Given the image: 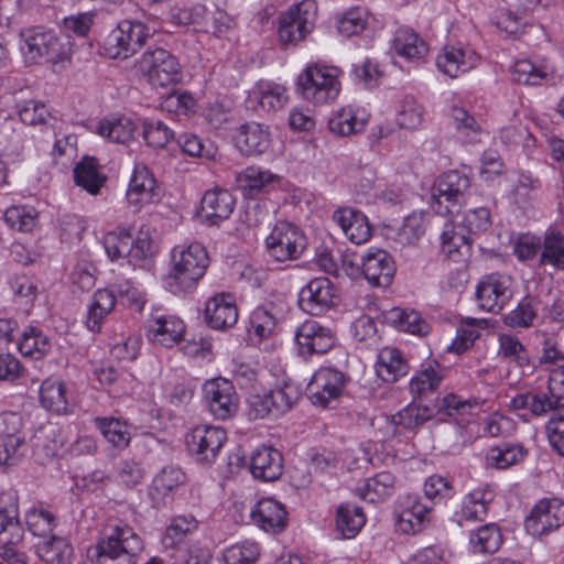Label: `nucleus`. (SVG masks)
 <instances>
[{"label":"nucleus","mask_w":564,"mask_h":564,"mask_svg":"<svg viewBox=\"0 0 564 564\" xmlns=\"http://www.w3.org/2000/svg\"><path fill=\"white\" fill-rule=\"evenodd\" d=\"M171 264L163 283L173 294H181L192 290L204 276L209 265V257L202 243L193 242L173 248Z\"/></svg>","instance_id":"nucleus-1"},{"label":"nucleus","mask_w":564,"mask_h":564,"mask_svg":"<svg viewBox=\"0 0 564 564\" xmlns=\"http://www.w3.org/2000/svg\"><path fill=\"white\" fill-rule=\"evenodd\" d=\"M387 321L403 332L416 335H425L429 332L427 323L415 311H406L393 307L387 314Z\"/></svg>","instance_id":"nucleus-44"},{"label":"nucleus","mask_w":564,"mask_h":564,"mask_svg":"<svg viewBox=\"0 0 564 564\" xmlns=\"http://www.w3.org/2000/svg\"><path fill=\"white\" fill-rule=\"evenodd\" d=\"M333 220L352 243H365L371 237L372 228L367 217L359 210L339 208L334 212Z\"/></svg>","instance_id":"nucleus-25"},{"label":"nucleus","mask_w":564,"mask_h":564,"mask_svg":"<svg viewBox=\"0 0 564 564\" xmlns=\"http://www.w3.org/2000/svg\"><path fill=\"white\" fill-rule=\"evenodd\" d=\"M525 452L520 445L502 444L488 451L487 463L499 469H505L524 458Z\"/></svg>","instance_id":"nucleus-50"},{"label":"nucleus","mask_w":564,"mask_h":564,"mask_svg":"<svg viewBox=\"0 0 564 564\" xmlns=\"http://www.w3.org/2000/svg\"><path fill=\"white\" fill-rule=\"evenodd\" d=\"M424 495L434 503H443L455 495L452 482L440 475L430 476L424 482Z\"/></svg>","instance_id":"nucleus-62"},{"label":"nucleus","mask_w":564,"mask_h":564,"mask_svg":"<svg viewBox=\"0 0 564 564\" xmlns=\"http://www.w3.org/2000/svg\"><path fill=\"white\" fill-rule=\"evenodd\" d=\"M226 441V431L223 427L213 425H197L185 436V445L188 453L196 462L204 464L215 462Z\"/></svg>","instance_id":"nucleus-11"},{"label":"nucleus","mask_w":564,"mask_h":564,"mask_svg":"<svg viewBox=\"0 0 564 564\" xmlns=\"http://www.w3.org/2000/svg\"><path fill=\"white\" fill-rule=\"evenodd\" d=\"M539 301L530 295L524 296L518 305L503 316L506 325L516 328H528L536 317Z\"/></svg>","instance_id":"nucleus-46"},{"label":"nucleus","mask_w":564,"mask_h":564,"mask_svg":"<svg viewBox=\"0 0 564 564\" xmlns=\"http://www.w3.org/2000/svg\"><path fill=\"white\" fill-rule=\"evenodd\" d=\"M116 296L113 291L108 289L97 290L94 293L91 303L88 306L87 327L91 332H98L104 318L113 310Z\"/></svg>","instance_id":"nucleus-38"},{"label":"nucleus","mask_w":564,"mask_h":564,"mask_svg":"<svg viewBox=\"0 0 564 564\" xmlns=\"http://www.w3.org/2000/svg\"><path fill=\"white\" fill-rule=\"evenodd\" d=\"M552 417L546 423V434L552 448L564 456V408L554 409Z\"/></svg>","instance_id":"nucleus-64"},{"label":"nucleus","mask_w":564,"mask_h":564,"mask_svg":"<svg viewBox=\"0 0 564 564\" xmlns=\"http://www.w3.org/2000/svg\"><path fill=\"white\" fill-rule=\"evenodd\" d=\"M338 297V290L328 278H314L301 289L299 305L304 312L317 316L334 307Z\"/></svg>","instance_id":"nucleus-15"},{"label":"nucleus","mask_w":564,"mask_h":564,"mask_svg":"<svg viewBox=\"0 0 564 564\" xmlns=\"http://www.w3.org/2000/svg\"><path fill=\"white\" fill-rule=\"evenodd\" d=\"M362 278L372 286H388L395 273L394 261L383 249L369 250L362 256Z\"/></svg>","instance_id":"nucleus-22"},{"label":"nucleus","mask_w":564,"mask_h":564,"mask_svg":"<svg viewBox=\"0 0 564 564\" xmlns=\"http://www.w3.org/2000/svg\"><path fill=\"white\" fill-rule=\"evenodd\" d=\"M184 329V323L178 317L160 315L148 322L145 335L154 345L172 347L182 339Z\"/></svg>","instance_id":"nucleus-24"},{"label":"nucleus","mask_w":564,"mask_h":564,"mask_svg":"<svg viewBox=\"0 0 564 564\" xmlns=\"http://www.w3.org/2000/svg\"><path fill=\"white\" fill-rule=\"evenodd\" d=\"M143 544L129 525H117L101 538L95 547V564H134Z\"/></svg>","instance_id":"nucleus-2"},{"label":"nucleus","mask_w":564,"mask_h":564,"mask_svg":"<svg viewBox=\"0 0 564 564\" xmlns=\"http://www.w3.org/2000/svg\"><path fill=\"white\" fill-rule=\"evenodd\" d=\"M317 14L316 3L303 0L279 18L278 39L281 44H296L313 30Z\"/></svg>","instance_id":"nucleus-10"},{"label":"nucleus","mask_w":564,"mask_h":564,"mask_svg":"<svg viewBox=\"0 0 564 564\" xmlns=\"http://www.w3.org/2000/svg\"><path fill=\"white\" fill-rule=\"evenodd\" d=\"M155 188L156 182L149 169L142 164L135 165L127 191V200L135 212L140 210L143 205L154 202L158 196Z\"/></svg>","instance_id":"nucleus-26"},{"label":"nucleus","mask_w":564,"mask_h":564,"mask_svg":"<svg viewBox=\"0 0 564 564\" xmlns=\"http://www.w3.org/2000/svg\"><path fill=\"white\" fill-rule=\"evenodd\" d=\"M365 127L362 120H358L351 109H341L328 121L329 130L339 137H347L361 131Z\"/></svg>","instance_id":"nucleus-58"},{"label":"nucleus","mask_w":564,"mask_h":564,"mask_svg":"<svg viewBox=\"0 0 564 564\" xmlns=\"http://www.w3.org/2000/svg\"><path fill=\"white\" fill-rule=\"evenodd\" d=\"M564 525V502L556 498L538 501L524 520L525 531L535 538L547 535Z\"/></svg>","instance_id":"nucleus-14"},{"label":"nucleus","mask_w":564,"mask_h":564,"mask_svg":"<svg viewBox=\"0 0 564 564\" xmlns=\"http://www.w3.org/2000/svg\"><path fill=\"white\" fill-rule=\"evenodd\" d=\"M203 398L215 419L226 420L238 411L239 397L231 381L214 378L203 384Z\"/></svg>","instance_id":"nucleus-12"},{"label":"nucleus","mask_w":564,"mask_h":564,"mask_svg":"<svg viewBox=\"0 0 564 564\" xmlns=\"http://www.w3.org/2000/svg\"><path fill=\"white\" fill-rule=\"evenodd\" d=\"M186 480L181 468L169 465L163 467L153 478L149 489V498L154 508L170 505L174 499V491Z\"/></svg>","instance_id":"nucleus-19"},{"label":"nucleus","mask_w":564,"mask_h":564,"mask_svg":"<svg viewBox=\"0 0 564 564\" xmlns=\"http://www.w3.org/2000/svg\"><path fill=\"white\" fill-rule=\"evenodd\" d=\"M205 319L213 329L231 328L238 321V308L234 295L218 293L210 297L205 306Z\"/></svg>","instance_id":"nucleus-20"},{"label":"nucleus","mask_w":564,"mask_h":564,"mask_svg":"<svg viewBox=\"0 0 564 564\" xmlns=\"http://www.w3.org/2000/svg\"><path fill=\"white\" fill-rule=\"evenodd\" d=\"M347 378L344 372L322 367L308 382L310 399L314 405L327 408L332 401L337 400L344 391Z\"/></svg>","instance_id":"nucleus-17"},{"label":"nucleus","mask_w":564,"mask_h":564,"mask_svg":"<svg viewBox=\"0 0 564 564\" xmlns=\"http://www.w3.org/2000/svg\"><path fill=\"white\" fill-rule=\"evenodd\" d=\"M510 405L514 410H529L535 416L564 408V365L551 371L546 392L519 393Z\"/></svg>","instance_id":"nucleus-4"},{"label":"nucleus","mask_w":564,"mask_h":564,"mask_svg":"<svg viewBox=\"0 0 564 564\" xmlns=\"http://www.w3.org/2000/svg\"><path fill=\"white\" fill-rule=\"evenodd\" d=\"M36 553L50 564H68L73 556V547L64 538L52 535L36 545Z\"/></svg>","instance_id":"nucleus-40"},{"label":"nucleus","mask_w":564,"mask_h":564,"mask_svg":"<svg viewBox=\"0 0 564 564\" xmlns=\"http://www.w3.org/2000/svg\"><path fill=\"white\" fill-rule=\"evenodd\" d=\"M140 69L153 86L166 87L180 82L177 58L164 48H148L139 61Z\"/></svg>","instance_id":"nucleus-9"},{"label":"nucleus","mask_w":564,"mask_h":564,"mask_svg":"<svg viewBox=\"0 0 564 564\" xmlns=\"http://www.w3.org/2000/svg\"><path fill=\"white\" fill-rule=\"evenodd\" d=\"M445 375V369L436 360H431L410 380L409 389L414 399L434 392Z\"/></svg>","instance_id":"nucleus-31"},{"label":"nucleus","mask_w":564,"mask_h":564,"mask_svg":"<svg viewBox=\"0 0 564 564\" xmlns=\"http://www.w3.org/2000/svg\"><path fill=\"white\" fill-rule=\"evenodd\" d=\"M335 341V333L314 319L305 321L295 332L296 348L304 358L327 352Z\"/></svg>","instance_id":"nucleus-16"},{"label":"nucleus","mask_w":564,"mask_h":564,"mask_svg":"<svg viewBox=\"0 0 564 564\" xmlns=\"http://www.w3.org/2000/svg\"><path fill=\"white\" fill-rule=\"evenodd\" d=\"M307 245L303 231L288 221H278L265 238V250L278 262L296 260Z\"/></svg>","instance_id":"nucleus-7"},{"label":"nucleus","mask_w":564,"mask_h":564,"mask_svg":"<svg viewBox=\"0 0 564 564\" xmlns=\"http://www.w3.org/2000/svg\"><path fill=\"white\" fill-rule=\"evenodd\" d=\"M470 235L471 232L459 228V223H447L441 235L443 251L452 256L455 252H460L463 247L468 250L471 243Z\"/></svg>","instance_id":"nucleus-52"},{"label":"nucleus","mask_w":564,"mask_h":564,"mask_svg":"<svg viewBox=\"0 0 564 564\" xmlns=\"http://www.w3.org/2000/svg\"><path fill=\"white\" fill-rule=\"evenodd\" d=\"M40 402L44 409L56 414L68 411L65 384L57 379L48 378L40 387Z\"/></svg>","instance_id":"nucleus-36"},{"label":"nucleus","mask_w":564,"mask_h":564,"mask_svg":"<svg viewBox=\"0 0 564 564\" xmlns=\"http://www.w3.org/2000/svg\"><path fill=\"white\" fill-rule=\"evenodd\" d=\"M251 522L267 533L276 534L288 525V511L272 498L260 499L251 509Z\"/></svg>","instance_id":"nucleus-18"},{"label":"nucleus","mask_w":564,"mask_h":564,"mask_svg":"<svg viewBox=\"0 0 564 564\" xmlns=\"http://www.w3.org/2000/svg\"><path fill=\"white\" fill-rule=\"evenodd\" d=\"M394 486V476L389 471L378 473L358 487V496L369 502H376L390 495Z\"/></svg>","instance_id":"nucleus-43"},{"label":"nucleus","mask_w":564,"mask_h":564,"mask_svg":"<svg viewBox=\"0 0 564 564\" xmlns=\"http://www.w3.org/2000/svg\"><path fill=\"white\" fill-rule=\"evenodd\" d=\"M366 523L361 507L341 503L336 511V530L343 539L355 538Z\"/></svg>","instance_id":"nucleus-33"},{"label":"nucleus","mask_w":564,"mask_h":564,"mask_svg":"<svg viewBox=\"0 0 564 564\" xmlns=\"http://www.w3.org/2000/svg\"><path fill=\"white\" fill-rule=\"evenodd\" d=\"M498 339L499 355L510 361L516 362L521 368L530 366L529 352L516 336L509 334H500Z\"/></svg>","instance_id":"nucleus-54"},{"label":"nucleus","mask_w":564,"mask_h":564,"mask_svg":"<svg viewBox=\"0 0 564 564\" xmlns=\"http://www.w3.org/2000/svg\"><path fill=\"white\" fill-rule=\"evenodd\" d=\"M377 375L387 382H394L408 372V365L397 348L386 347L378 356Z\"/></svg>","instance_id":"nucleus-35"},{"label":"nucleus","mask_w":564,"mask_h":564,"mask_svg":"<svg viewBox=\"0 0 564 564\" xmlns=\"http://www.w3.org/2000/svg\"><path fill=\"white\" fill-rule=\"evenodd\" d=\"M26 453L24 436H0V471L17 466Z\"/></svg>","instance_id":"nucleus-45"},{"label":"nucleus","mask_w":564,"mask_h":564,"mask_svg":"<svg viewBox=\"0 0 564 564\" xmlns=\"http://www.w3.org/2000/svg\"><path fill=\"white\" fill-rule=\"evenodd\" d=\"M512 80L518 84L536 86L550 79L551 74L541 67H536L529 59L517 61L512 68Z\"/></svg>","instance_id":"nucleus-49"},{"label":"nucleus","mask_w":564,"mask_h":564,"mask_svg":"<svg viewBox=\"0 0 564 564\" xmlns=\"http://www.w3.org/2000/svg\"><path fill=\"white\" fill-rule=\"evenodd\" d=\"M75 184L91 195H97L106 182V176L99 172L95 158H84L74 167Z\"/></svg>","instance_id":"nucleus-34"},{"label":"nucleus","mask_w":564,"mask_h":564,"mask_svg":"<svg viewBox=\"0 0 564 564\" xmlns=\"http://www.w3.org/2000/svg\"><path fill=\"white\" fill-rule=\"evenodd\" d=\"M143 138L149 147L162 149L174 138V132L161 120H148L143 123Z\"/></svg>","instance_id":"nucleus-60"},{"label":"nucleus","mask_w":564,"mask_h":564,"mask_svg":"<svg viewBox=\"0 0 564 564\" xmlns=\"http://www.w3.org/2000/svg\"><path fill=\"white\" fill-rule=\"evenodd\" d=\"M475 61L471 51L462 46L445 45L436 58V66L443 74L456 78L473 68Z\"/></svg>","instance_id":"nucleus-27"},{"label":"nucleus","mask_w":564,"mask_h":564,"mask_svg":"<svg viewBox=\"0 0 564 564\" xmlns=\"http://www.w3.org/2000/svg\"><path fill=\"white\" fill-rule=\"evenodd\" d=\"M249 469L256 479L274 481L283 474L282 454L272 446L261 445L252 452Z\"/></svg>","instance_id":"nucleus-21"},{"label":"nucleus","mask_w":564,"mask_h":564,"mask_svg":"<svg viewBox=\"0 0 564 564\" xmlns=\"http://www.w3.org/2000/svg\"><path fill=\"white\" fill-rule=\"evenodd\" d=\"M10 288L15 300L24 306L32 305L37 297L39 284L33 276L15 275L10 281Z\"/></svg>","instance_id":"nucleus-59"},{"label":"nucleus","mask_w":564,"mask_h":564,"mask_svg":"<svg viewBox=\"0 0 564 564\" xmlns=\"http://www.w3.org/2000/svg\"><path fill=\"white\" fill-rule=\"evenodd\" d=\"M20 51L24 63L39 64L42 59L57 64L65 59L67 50L59 36L45 26H30L19 33Z\"/></svg>","instance_id":"nucleus-3"},{"label":"nucleus","mask_w":564,"mask_h":564,"mask_svg":"<svg viewBox=\"0 0 564 564\" xmlns=\"http://www.w3.org/2000/svg\"><path fill=\"white\" fill-rule=\"evenodd\" d=\"M269 395L274 409V416H279L293 408L301 397V391L293 382L284 381L281 386L271 389Z\"/></svg>","instance_id":"nucleus-47"},{"label":"nucleus","mask_w":564,"mask_h":564,"mask_svg":"<svg viewBox=\"0 0 564 564\" xmlns=\"http://www.w3.org/2000/svg\"><path fill=\"white\" fill-rule=\"evenodd\" d=\"M98 133L115 143L129 142L134 133V123L128 118L118 120L101 121L98 126Z\"/></svg>","instance_id":"nucleus-51"},{"label":"nucleus","mask_w":564,"mask_h":564,"mask_svg":"<svg viewBox=\"0 0 564 564\" xmlns=\"http://www.w3.org/2000/svg\"><path fill=\"white\" fill-rule=\"evenodd\" d=\"M393 47L398 55L409 61L422 58L427 51L425 42L408 28H401L395 32Z\"/></svg>","instance_id":"nucleus-39"},{"label":"nucleus","mask_w":564,"mask_h":564,"mask_svg":"<svg viewBox=\"0 0 564 564\" xmlns=\"http://www.w3.org/2000/svg\"><path fill=\"white\" fill-rule=\"evenodd\" d=\"M280 177L268 170L248 166L237 174V186L248 196H256L273 188Z\"/></svg>","instance_id":"nucleus-28"},{"label":"nucleus","mask_w":564,"mask_h":564,"mask_svg":"<svg viewBox=\"0 0 564 564\" xmlns=\"http://www.w3.org/2000/svg\"><path fill=\"white\" fill-rule=\"evenodd\" d=\"M198 527L197 520L192 514L176 516L165 529L162 544L165 549H174L184 542L187 534Z\"/></svg>","instance_id":"nucleus-41"},{"label":"nucleus","mask_w":564,"mask_h":564,"mask_svg":"<svg viewBox=\"0 0 564 564\" xmlns=\"http://www.w3.org/2000/svg\"><path fill=\"white\" fill-rule=\"evenodd\" d=\"M22 355L39 359L44 356L51 348L47 337L39 329L31 328L24 332L18 344Z\"/></svg>","instance_id":"nucleus-55"},{"label":"nucleus","mask_w":564,"mask_h":564,"mask_svg":"<svg viewBox=\"0 0 564 564\" xmlns=\"http://www.w3.org/2000/svg\"><path fill=\"white\" fill-rule=\"evenodd\" d=\"M260 555L254 542H242L231 545L224 552L225 564H254Z\"/></svg>","instance_id":"nucleus-63"},{"label":"nucleus","mask_w":564,"mask_h":564,"mask_svg":"<svg viewBox=\"0 0 564 564\" xmlns=\"http://www.w3.org/2000/svg\"><path fill=\"white\" fill-rule=\"evenodd\" d=\"M469 187L466 174L456 170L443 173L432 188V209L442 216L458 213Z\"/></svg>","instance_id":"nucleus-5"},{"label":"nucleus","mask_w":564,"mask_h":564,"mask_svg":"<svg viewBox=\"0 0 564 564\" xmlns=\"http://www.w3.org/2000/svg\"><path fill=\"white\" fill-rule=\"evenodd\" d=\"M299 89L308 101L325 104L334 100L339 94V82L335 68L308 66L299 77Z\"/></svg>","instance_id":"nucleus-8"},{"label":"nucleus","mask_w":564,"mask_h":564,"mask_svg":"<svg viewBox=\"0 0 564 564\" xmlns=\"http://www.w3.org/2000/svg\"><path fill=\"white\" fill-rule=\"evenodd\" d=\"M288 99L286 89L281 85L267 83L259 87L258 105L263 111L271 112L282 109Z\"/></svg>","instance_id":"nucleus-53"},{"label":"nucleus","mask_w":564,"mask_h":564,"mask_svg":"<svg viewBox=\"0 0 564 564\" xmlns=\"http://www.w3.org/2000/svg\"><path fill=\"white\" fill-rule=\"evenodd\" d=\"M36 216L32 207L14 206L6 210L4 220L12 229L29 232L36 225Z\"/></svg>","instance_id":"nucleus-61"},{"label":"nucleus","mask_w":564,"mask_h":564,"mask_svg":"<svg viewBox=\"0 0 564 564\" xmlns=\"http://www.w3.org/2000/svg\"><path fill=\"white\" fill-rule=\"evenodd\" d=\"M502 543L500 529L495 523L484 524L469 536V545L475 553H494Z\"/></svg>","instance_id":"nucleus-42"},{"label":"nucleus","mask_w":564,"mask_h":564,"mask_svg":"<svg viewBox=\"0 0 564 564\" xmlns=\"http://www.w3.org/2000/svg\"><path fill=\"white\" fill-rule=\"evenodd\" d=\"M96 427L108 443L118 449H124L131 441L130 425L116 417H96Z\"/></svg>","instance_id":"nucleus-37"},{"label":"nucleus","mask_w":564,"mask_h":564,"mask_svg":"<svg viewBox=\"0 0 564 564\" xmlns=\"http://www.w3.org/2000/svg\"><path fill=\"white\" fill-rule=\"evenodd\" d=\"M25 524L34 536L46 539L55 527V518L43 508H31L25 513Z\"/></svg>","instance_id":"nucleus-56"},{"label":"nucleus","mask_w":564,"mask_h":564,"mask_svg":"<svg viewBox=\"0 0 564 564\" xmlns=\"http://www.w3.org/2000/svg\"><path fill=\"white\" fill-rule=\"evenodd\" d=\"M433 415V409L427 405L411 403L393 416V423L405 430L413 431L432 419Z\"/></svg>","instance_id":"nucleus-48"},{"label":"nucleus","mask_w":564,"mask_h":564,"mask_svg":"<svg viewBox=\"0 0 564 564\" xmlns=\"http://www.w3.org/2000/svg\"><path fill=\"white\" fill-rule=\"evenodd\" d=\"M512 282L506 274L485 275L476 288L479 307L494 314L500 313L513 296Z\"/></svg>","instance_id":"nucleus-13"},{"label":"nucleus","mask_w":564,"mask_h":564,"mask_svg":"<svg viewBox=\"0 0 564 564\" xmlns=\"http://www.w3.org/2000/svg\"><path fill=\"white\" fill-rule=\"evenodd\" d=\"M104 247L110 260L129 258L132 249V236L128 230L108 232L104 237Z\"/></svg>","instance_id":"nucleus-57"},{"label":"nucleus","mask_w":564,"mask_h":564,"mask_svg":"<svg viewBox=\"0 0 564 564\" xmlns=\"http://www.w3.org/2000/svg\"><path fill=\"white\" fill-rule=\"evenodd\" d=\"M235 204L232 194L227 189L207 191L200 200L198 216L208 225H218L231 215Z\"/></svg>","instance_id":"nucleus-23"},{"label":"nucleus","mask_w":564,"mask_h":564,"mask_svg":"<svg viewBox=\"0 0 564 564\" xmlns=\"http://www.w3.org/2000/svg\"><path fill=\"white\" fill-rule=\"evenodd\" d=\"M494 494L490 489H475L468 492L462 503L460 511L456 512L457 522L482 521L488 514V505L492 501Z\"/></svg>","instance_id":"nucleus-32"},{"label":"nucleus","mask_w":564,"mask_h":564,"mask_svg":"<svg viewBox=\"0 0 564 564\" xmlns=\"http://www.w3.org/2000/svg\"><path fill=\"white\" fill-rule=\"evenodd\" d=\"M539 267H551L555 271H564V234L549 228L542 235V246L538 259Z\"/></svg>","instance_id":"nucleus-30"},{"label":"nucleus","mask_w":564,"mask_h":564,"mask_svg":"<svg viewBox=\"0 0 564 564\" xmlns=\"http://www.w3.org/2000/svg\"><path fill=\"white\" fill-rule=\"evenodd\" d=\"M148 36L144 23L123 20L106 36L104 53L109 58L127 59L141 48Z\"/></svg>","instance_id":"nucleus-6"},{"label":"nucleus","mask_w":564,"mask_h":564,"mask_svg":"<svg viewBox=\"0 0 564 564\" xmlns=\"http://www.w3.org/2000/svg\"><path fill=\"white\" fill-rule=\"evenodd\" d=\"M235 141L242 154L258 155L269 148L270 137L268 130L262 124L248 122L240 127Z\"/></svg>","instance_id":"nucleus-29"}]
</instances>
